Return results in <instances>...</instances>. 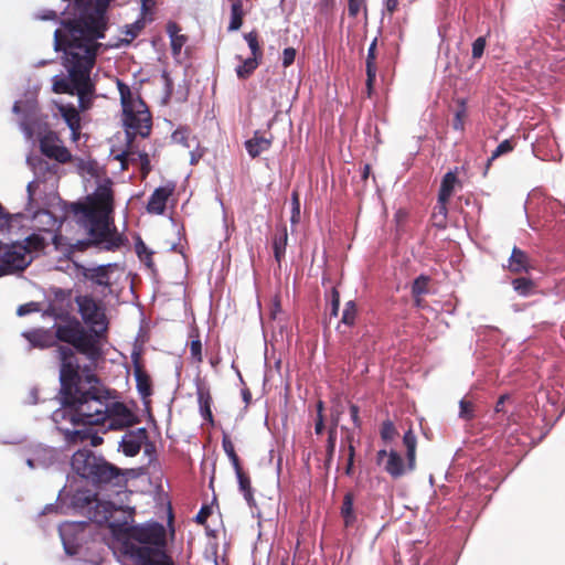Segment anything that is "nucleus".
Wrapping results in <instances>:
<instances>
[{
  "label": "nucleus",
  "mask_w": 565,
  "mask_h": 565,
  "mask_svg": "<svg viewBox=\"0 0 565 565\" xmlns=\"http://www.w3.org/2000/svg\"><path fill=\"white\" fill-rule=\"evenodd\" d=\"M60 360V404L53 412L52 419L58 424L67 419L74 427L93 426L105 422V401L110 391L103 386L89 365L81 364L70 348L57 347Z\"/></svg>",
  "instance_id": "obj_1"
},
{
  "label": "nucleus",
  "mask_w": 565,
  "mask_h": 565,
  "mask_svg": "<svg viewBox=\"0 0 565 565\" xmlns=\"http://www.w3.org/2000/svg\"><path fill=\"white\" fill-rule=\"evenodd\" d=\"M96 19L88 14L87 11L79 10V13L74 19L61 20L63 30L56 29L54 32V51L62 52V64L67 71V75L57 74L52 77V90L55 94L72 95L76 92L75 82L82 79L79 70L82 66V50L86 49L87 42H95L103 40L106 36L109 19H105L103 24H92Z\"/></svg>",
  "instance_id": "obj_2"
},
{
  "label": "nucleus",
  "mask_w": 565,
  "mask_h": 565,
  "mask_svg": "<svg viewBox=\"0 0 565 565\" xmlns=\"http://www.w3.org/2000/svg\"><path fill=\"white\" fill-rule=\"evenodd\" d=\"M68 467L67 475L74 480L105 494H119L127 489L130 479L139 476L137 469L120 468L87 446L78 447L72 452Z\"/></svg>",
  "instance_id": "obj_3"
},
{
  "label": "nucleus",
  "mask_w": 565,
  "mask_h": 565,
  "mask_svg": "<svg viewBox=\"0 0 565 565\" xmlns=\"http://www.w3.org/2000/svg\"><path fill=\"white\" fill-rule=\"evenodd\" d=\"M79 481L66 475V483L58 491L56 501L46 504L41 514L58 512L61 514H79L88 523L102 525L119 508L111 501L99 499L103 491L93 490L87 486H79Z\"/></svg>",
  "instance_id": "obj_4"
},
{
  "label": "nucleus",
  "mask_w": 565,
  "mask_h": 565,
  "mask_svg": "<svg viewBox=\"0 0 565 565\" xmlns=\"http://www.w3.org/2000/svg\"><path fill=\"white\" fill-rule=\"evenodd\" d=\"M124 554L136 565H174L167 552L166 527L153 520L136 524L130 541L125 542Z\"/></svg>",
  "instance_id": "obj_5"
},
{
  "label": "nucleus",
  "mask_w": 565,
  "mask_h": 565,
  "mask_svg": "<svg viewBox=\"0 0 565 565\" xmlns=\"http://www.w3.org/2000/svg\"><path fill=\"white\" fill-rule=\"evenodd\" d=\"M87 521H65L58 525V535L67 556L83 559L88 550L90 533Z\"/></svg>",
  "instance_id": "obj_6"
},
{
  "label": "nucleus",
  "mask_w": 565,
  "mask_h": 565,
  "mask_svg": "<svg viewBox=\"0 0 565 565\" xmlns=\"http://www.w3.org/2000/svg\"><path fill=\"white\" fill-rule=\"evenodd\" d=\"M25 246L20 239L0 241V277L21 274L32 264L35 256L29 255Z\"/></svg>",
  "instance_id": "obj_7"
},
{
  "label": "nucleus",
  "mask_w": 565,
  "mask_h": 565,
  "mask_svg": "<svg viewBox=\"0 0 565 565\" xmlns=\"http://www.w3.org/2000/svg\"><path fill=\"white\" fill-rule=\"evenodd\" d=\"M102 47V43L98 41H95L93 43L87 42L86 49L82 50V66H79V70H82L84 73H81L83 78L77 79L75 82L76 92H73L72 96H77L79 102V108L82 110H85L87 106L85 105V100H90L95 87L94 84L90 81V71L95 65V60L98 54L99 49Z\"/></svg>",
  "instance_id": "obj_8"
},
{
  "label": "nucleus",
  "mask_w": 565,
  "mask_h": 565,
  "mask_svg": "<svg viewBox=\"0 0 565 565\" xmlns=\"http://www.w3.org/2000/svg\"><path fill=\"white\" fill-rule=\"evenodd\" d=\"M137 109L122 114V124L128 146H131L138 135L147 138L151 131L152 122L148 107L140 96L137 97Z\"/></svg>",
  "instance_id": "obj_9"
},
{
  "label": "nucleus",
  "mask_w": 565,
  "mask_h": 565,
  "mask_svg": "<svg viewBox=\"0 0 565 565\" xmlns=\"http://www.w3.org/2000/svg\"><path fill=\"white\" fill-rule=\"evenodd\" d=\"M119 509L113 512L102 525L106 524L114 540L121 543L122 552L125 551V542L130 541L134 535L136 524L134 522L135 508L117 505Z\"/></svg>",
  "instance_id": "obj_10"
},
{
  "label": "nucleus",
  "mask_w": 565,
  "mask_h": 565,
  "mask_svg": "<svg viewBox=\"0 0 565 565\" xmlns=\"http://www.w3.org/2000/svg\"><path fill=\"white\" fill-rule=\"evenodd\" d=\"M90 239H93V246L104 250L115 252L122 246L127 238L117 233L115 226L110 228V222L107 215H105L100 223H96L94 227L87 232Z\"/></svg>",
  "instance_id": "obj_11"
},
{
  "label": "nucleus",
  "mask_w": 565,
  "mask_h": 565,
  "mask_svg": "<svg viewBox=\"0 0 565 565\" xmlns=\"http://www.w3.org/2000/svg\"><path fill=\"white\" fill-rule=\"evenodd\" d=\"M31 454L36 456L38 467L42 469L54 468L60 471H65L70 466V449L65 447H52L44 444L34 445L31 448Z\"/></svg>",
  "instance_id": "obj_12"
},
{
  "label": "nucleus",
  "mask_w": 565,
  "mask_h": 565,
  "mask_svg": "<svg viewBox=\"0 0 565 565\" xmlns=\"http://www.w3.org/2000/svg\"><path fill=\"white\" fill-rule=\"evenodd\" d=\"M105 332L106 324L100 328H83L81 337L76 339L72 348H68L73 352L75 350L76 352L85 355L92 362H96L103 356V350L99 342Z\"/></svg>",
  "instance_id": "obj_13"
},
{
  "label": "nucleus",
  "mask_w": 565,
  "mask_h": 565,
  "mask_svg": "<svg viewBox=\"0 0 565 565\" xmlns=\"http://www.w3.org/2000/svg\"><path fill=\"white\" fill-rule=\"evenodd\" d=\"M105 419H111L110 427L124 429L140 423V418L125 403L105 401Z\"/></svg>",
  "instance_id": "obj_14"
},
{
  "label": "nucleus",
  "mask_w": 565,
  "mask_h": 565,
  "mask_svg": "<svg viewBox=\"0 0 565 565\" xmlns=\"http://www.w3.org/2000/svg\"><path fill=\"white\" fill-rule=\"evenodd\" d=\"M12 113L21 116L20 128L26 137H32L34 126L38 122L39 104L35 97L31 96L24 100H15Z\"/></svg>",
  "instance_id": "obj_15"
},
{
  "label": "nucleus",
  "mask_w": 565,
  "mask_h": 565,
  "mask_svg": "<svg viewBox=\"0 0 565 565\" xmlns=\"http://www.w3.org/2000/svg\"><path fill=\"white\" fill-rule=\"evenodd\" d=\"M75 301L78 306V312L88 328H100L104 327V324H108L104 309L92 296H77Z\"/></svg>",
  "instance_id": "obj_16"
},
{
  "label": "nucleus",
  "mask_w": 565,
  "mask_h": 565,
  "mask_svg": "<svg viewBox=\"0 0 565 565\" xmlns=\"http://www.w3.org/2000/svg\"><path fill=\"white\" fill-rule=\"evenodd\" d=\"M31 220L36 223L39 231L44 232L50 236L51 241L55 242L66 216H56L47 209H32Z\"/></svg>",
  "instance_id": "obj_17"
},
{
  "label": "nucleus",
  "mask_w": 565,
  "mask_h": 565,
  "mask_svg": "<svg viewBox=\"0 0 565 565\" xmlns=\"http://www.w3.org/2000/svg\"><path fill=\"white\" fill-rule=\"evenodd\" d=\"M58 320L63 322V324H56L52 327L55 328L54 339L56 341L65 342L70 345H73L76 339L81 337V332L83 331V326L75 318L72 317L68 312H61L58 316Z\"/></svg>",
  "instance_id": "obj_18"
},
{
  "label": "nucleus",
  "mask_w": 565,
  "mask_h": 565,
  "mask_svg": "<svg viewBox=\"0 0 565 565\" xmlns=\"http://www.w3.org/2000/svg\"><path fill=\"white\" fill-rule=\"evenodd\" d=\"M40 150L42 154L60 163H66L72 158L68 149L58 143V138L53 131H49L40 138Z\"/></svg>",
  "instance_id": "obj_19"
},
{
  "label": "nucleus",
  "mask_w": 565,
  "mask_h": 565,
  "mask_svg": "<svg viewBox=\"0 0 565 565\" xmlns=\"http://www.w3.org/2000/svg\"><path fill=\"white\" fill-rule=\"evenodd\" d=\"M115 267H117L116 263L97 265L92 268L85 267L82 264H76L77 274H79L84 279L104 288H110V269Z\"/></svg>",
  "instance_id": "obj_20"
},
{
  "label": "nucleus",
  "mask_w": 565,
  "mask_h": 565,
  "mask_svg": "<svg viewBox=\"0 0 565 565\" xmlns=\"http://www.w3.org/2000/svg\"><path fill=\"white\" fill-rule=\"evenodd\" d=\"M131 360L138 394L142 398L145 406H148L149 402L146 399L152 394L151 379L149 374L142 369L140 364V354L138 352H132Z\"/></svg>",
  "instance_id": "obj_21"
},
{
  "label": "nucleus",
  "mask_w": 565,
  "mask_h": 565,
  "mask_svg": "<svg viewBox=\"0 0 565 565\" xmlns=\"http://www.w3.org/2000/svg\"><path fill=\"white\" fill-rule=\"evenodd\" d=\"M173 191V183L154 189L148 200L147 212L156 215H162L166 211L167 201Z\"/></svg>",
  "instance_id": "obj_22"
},
{
  "label": "nucleus",
  "mask_w": 565,
  "mask_h": 565,
  "mask_svg": "<svg viewBox=\"0 0 565 565\" xmlns=\"http://www.w3.org/2000/svg\"><path fill=\"white\" fill-rule=\"evenodd\" d=\"M113 181L109 178L104 179L99 182L92 194L86 196L89 203L99 202L105 205L108 212L113 211L114 193H113Z\"/></svg>",
  "instance_id": "obj_23"
},
{
  "label": "nucleus",
  "mask_w": 565,
  "mask_h": 565,
  "mask_svg": "<svg viewBox=\"0 0 565 565\" xmlns=\"http://www.w3.org/2000/svg\"><path fill=\"white\" fill-rule=\"evenodd\" d=\"M31 347L45 349L55 344L54 333L51 329H34L22 332Z\"/></svg>",
  "instance_id": "obj_24"
},
{
  "label": "nucleus",
  "mask_w": 565,
  "mask_h": 565,
  "mask_svg": "<svg viewBox=\"0 0 565 565\" xmlns=\"http://www.w3.org/2000/svg\"><path fill=\"white\" fill-rule=\"evenodd\" d=\"M89 427L83 426V428H64L58 426L57 429L63 434L65 440V448L70 449V454H72L75 449L73 447L77 445H83L87 443V438H89Z\"/></svg>",
  "instance_id": "obj_25"
},
{
  "label": "nucleus",
  "mask_w": 565,
  "mask_h": 565,
  "mask_svg": "<svg viewBox=\"0 0 565 565\" xmlns=\"http://www.w3.org/2000/svg\"><path fill=\"white\" fill-rule=\"evenodd\" d=\"M47 236L49 235L44 232L36 230L23 239H20V243L26 245L25 247L29 250V255H34L36 257L39 253L43 252L49 246V241L51 238Z\"/></svg>",
  "instance_id": "obj_26"
},
{
  "label": "nucleus",
  "mask_w": 565,
  "mask_h": 565,
  "mask_svg": "<svg viewBox=\"0 0 565 565\" xmlns=\"http://www.w3.org/2000/svg\"><path fill=\"white\" fill-rule=\"evenodd\" d=\"M376 47H377V39H373V41L371 42L370 46H369V50H367V55H366V62H365V72H366V88H367V92H369V95L371 94V92L373 90V87H374V83H375V79H376V72H377V67H376Z\"/></svg>",
  "instance_id": "obj_27"
},
{
  "label": "nucleus",
  "mask_w": 565,
  "mask_h": 565,
  "mask_svg": "<svg viewBox=\"0 0 565 565\" xmlns=\"http://www.w3.org/2000/svg\"><path fill=\"white\" fill-rule=\"evenodd\" d=\"M273 143V136L266 138L256 130L250 139L244 142L245 149L250 158H257L262 152L267 151Z\"/></svg>",
  "instance_id": "obj_28"
},
{
  "label": "nucleus",
  "mask_w": 565,
  "mask_h": 565,
  "mask_svg": "<svg viewBox=\"0 0 565 565\" xmlns=\"http://www.w3.org/2000/svg\"><path fill=\"white\" fill-rule=\"evenodd\" d=\"M196 396H198V404H199V411L202 418L209 423H213V414L211 409L212 405V397L210 394L209 388L201 384L196 383Z\"/></svg>",
  "instance_id": "obj_29"
},
{
  "label": "nucleus",
  "mask_w": 565,
  "mask_h": 565,
  "mask_svg": "<svg viewBox=\"0 0 565 565\" xmlns=\"http://www.w3.org/2000/svg\"><path fill=\"white\" fill-rule=\"evenodd\" d=\"M234 471L238 483V490L242 492L246 503L249 508L256 507V500L254 498V490L252 488L249 476L243 471L241 466L234 468Z\"/></svg>",
  "instance_id": "obj_30"
},
{
  "label": "nucleus",
  "mask_w": 565,
  "mask_h": 565,
  "mask_svg": "<svg viewBox=\"0 0 565 565\" xmlns=\"http://www.w3.org/2000/svg\"><path fill=\"white\" fill-rule=\"evenodd\" d=\"M507 268L512 273L527 271L530 268L527 254L521 248L514 246L508 259Z\"/></svg>",
  "instance_id": "obj_31"
},
{
  "label": "nucleus",
  "mask_w": 565,
  "mask_h": 565,
  "mask_svg": "<svg viewBox=\"0 0 565 565\" xmlns=\"http://www.w3.org/2000/svg\"><path fill=\"white\" fill-rule=\"evenodd\" d=\"M340 515L343 520L345 527H351L358 521V514L354 508V494L347 492L343 497V502L340 508Z\"/></svg>",
  "instance_id": "obj_32"
},
{
  "label": "nucleus",
  "mask_w": 565,
  "mask_h": 565,
  "mask_svg": "<svg viewBox=\"0 0 565 565\" xmlns=\"http://www.w3.org/2000/svg\"><path fill=\"white\" fill-rule=\"evenodd\" d=\"M404 459L396 450L388 452V458L384 465V470L394 479L402 477L406 471Z\"/></svg>",
  "instance_id": "obj_33"
},
{
  "label": "nucleus",
  "mask_w": 565,
  "mask_h": 565,
  "mask_svg": "<svg viewBox=\"0 0 565 565\" xmlns=\"http://www.w3.org/2000/svg\"><path fill=\"white\" fill-rule=\"evenodd\" d=\"M236 58L242 62L239 65L235 67L236 76L239 79H247L258 67L262 56L252 55L243 60L242 56L236 55Z\"/></svg>",
  "instance_id": "obj_34"
},
{
  "label": "nucleus",
  "mask_w": 565,
  "mask_h": 565,
  "mask_svg": "<svg viewBox=\"0 0 565 565\" xmlns=\"http://www.w3.org/2000/svg\"><path fill=\"white\" fill-rule=\"evenodd\" d=\"M458 182V178L456 174V170H449L446 172L441 179L438 195L441 202H448L451 198L455 185Z\"/></svg>",
  "instance_id": "obj_35"
},
{
  "label": "nucleus",
  "mask_w": 565,
  "mask_h": 565,
  "mask_svg": "<svg viewBox=\"0 0 565 565\" xmlns=\"http://www.w3.org/2000/svg\"><path fill=\"white\" fill-rule=\"evenodd\" d=\"M287 243H288V233H287V228L284 226L274 235L273 241H271L274 257H275V260L278 263L279 267H280L281 259L284 258V256L286 254Z\"/></svg>",
  "instance_id": "obj_36"
},
{
  "label": "nucleus",
  "mask_w": 565,
  "mask_h": 565,
  "mask_svg": "<svg viewBox=\"0 0 565 565\" xmlns=\"http://www.w3.org/2000/svg\"><path fill=\"white\" fill-rule=\"evenodd\" d=\"M403 444L406 447L407 469L414 470L416 462L417 438L412 429H408L407 431L404 433Z\"/></svg>",
  "instance_id": "obj_37"
},
{
  "label": "nucleus",
  "mask_w": 565,
  "mask_h": 565,
  "mask_svg": "<svg viewBox=\"0 0 565 565\" xmlns=\"http://www.w3.org/2000/svg\"><path fill=\"white\" fill-rule=\"evenodd\" d=\"M142 446L143 444L137 440V438H134L130 434L126 433L119 441L118 450L126 457H135L140 452Z\"/></svg>",
  "instance_id": "obj_38"
},
{
  "label": "nucleus",
  "mask_w": 565,
  "mask_h": 565,
  "mask_svg": "<svg viewBox=\"0 0 565 565\" xmlns=\"http://www.w3.org/2000/svg\"><path fill=\"white\" fill-rule=\"evenodd\" d=\"M117 88L120 96V104L122 114L135 109V104L138 105L137 99L134 98L130 87L122 81H117Z\"/></svg>",
  "instance_id": "obj_39"
},
{
  "label": "nucleus",
  "mask_w": 565,
  "mask_h": 565,
  "mask_svg": "<svg viewBox=\"0 0 565 565\" xmlns=\"http://www.w3.org/2000/svg\"><path fill=\"white\" fill-rule=\"evenodd\" d=\"M58 111L67 127L81 128V116L73 104L60 105Z\"/></svg>",
  "instance_id": "obj_40"
},
{
  "label": "nucleus",
  "mask_w": 565,
  "mask_h": 565,
  "mask_svg": "<svg viewBox=\"0 0 565 565\" xmlns=\"http://www.w3.org/2000/svg\"><path fill=\"white\" fill-rule=\"evenodd\" d=\"M430 281V277L426 274H420L417 276L412 284L411 292L413 298L415 299V302L419 305L420 297L423 295L428 294V284Z\"/></svg>",
  "instance_id": "obj_41"
},
{
  "label": "nucleus",
  "mask_w": 565,
  "mask_h": 565,
  "mask_svg": "<svg viewBox=\"0 0 565 565\" xmlns=\"http://www.w3.org/2000/svg\"><path fill=\"white\" fill-rule=\"evenodd\" d=\"M244 10L241 0H235L231 6V20L227 30L238 31L243 24Z\"/></svg>",
  "instance_id": "obj_42"
},
{
  "label": "nucleus",
  "mask_w": 565,
  "mask_h": 565,
  "mask_svg": "<svg viewBox=\"0 0 565 565\" xmlns=\"http://www.w3.org/2000/svg\"><path fill=\"white\" fill-rule=\"evenodd\" d=\"M514 291L521 297H527L533 294L534 282L529 277H518L512 280Z\"/></svg>",
  "instance_id": "obj_43"
},
{
  "label": "nucleus",
  "mask_w": 565,
  "mask_h": 565,
  "mask_svg": "<svg viewBox=\"0 0 565 565\" xmlns=\"http://www.w3.org/2000/svg\"><path fill=\"white\" fill-rule=\"evenodd\" d=\"M107 215L106 213L102 214L94 209L88 207L87 211L83 214V216L78 217V224L84 228L89 231V228L94 227L96 223H100L102 218Z\"/></svg>",
  "instance_id": "obj_44"
},
{
  "label": "nucleus",
  "mask_w": 565,
  "mask_h": 565,
  "mask_svg": "<svg viewBox=\"0 0 565 565\" xmlns=\"http://www.w3.org/2000/svg\"><path fill=\"white\" fill-rule=\"evenodd\" d=\"M358 313L356 303L354 300H349L344 305V309L341 317V323L347 327H353L355 323Z\"/></svg>",
  "instance_id": "obj_45"
},
{
  "label": "nucleus",
  "mask_w": 565,
  "mask_h": 565,
  "mask_svg": "<svg viewBox=\"0 0 565 565\" xmlns=\"http://www.w3.org/2000/svg\"><path fill=\"white\" fill-rule=\"evenodd\" d=\"M222 447L226 456L228 457L233 469L241 466L239 458L234 449V445L226 433H223Z\"/></svg>",
  "instance_id": "obj_46"
},
{
  "label": "nucleus",
  "mask_w": 565,
  "mask_h": 565,
  "mask_svg": "<svg viewBox=\"0 0 565 565\" xmlns=\"http://www.w3.org/2000/svg\"><path fill=\"white\" fill-rule=\"evenodd\" d=\"M466 115H467V104H466V100L465 99H459L458 100V105H457V109L455 111V116H454V119H452V128L455 130L463 131V129H465L463 118L466 117Z\"/></svg>",
  "instance_id": "obj_47"
},
{
  "label": "nucleus",
  "mask_w": 565,
  "mask_h": 565,
  "mask_svg": "<svg viewBox=\"0 0 565 565\" xmlns=\"http://www.w3.org/2000/svg\"><path fill=\"white\" fill-rule=\"evenodd\" d=\"M26 163L32 168L36 179L40 178V173L50 171V164L40 156L28 157Z\"/></svg>",
  "instance_id": "obj_48"
},
{
  "label": "nucleus",
  "mask_w": 565,
  "mask_h": 565,
  "mask_svg": "<svg viewBox=\"0 0 565 565\" xmlns=\"http://www.w3.org/2000/svg\"><path fill=\"white\" fill-rule=\"evenodd\" d=\"M145 25L146 19L145 15L142 14L135 22L125 25V33L126 35L130 36V40H121V42L128 44L131 40L138 36V34L145 28Z\"/></svg>",
  "instance_id": "obj_49"
},
{
  "label": "nucleus",
  "mask_w": 565,
  "mask_h": 565,
  "mask_svg": "<svg viewBox=\"0 0 565 565\" xmlns=\"http://www.w3.org/2000/svg\"><path fill=\"white\" fill-rule=\"evenodd\" d=\"M458 417L465 422H470L476 417L473 404H472V402L468 401L466 397H463L459 401Z\"/></svg>",
  "instance_id": "obj_50"
},
{
  "label": "nucleus",
  "mask_w": 565,
  "mask_h": 565,
  "mask_svg": "<svg viewBox=\"0 0 565 565\" xmlns=\"http://www.w3.org/2000/svg\"><path fill=\"white\" fill-rule=\"evenodd\" d=\"M58 201H60V204L62 205L63 215H65V216H66V213L72 212L74 215L79 217V216H83L85 211L88 210V207L85 206L81 202L67 203L66 201L62 200L61 198H58Z\"/></svg>",
  "instance_id": "obj_51"
},
{
  "label": "nucleus",
  "mask_w": 565,
  "mask_h": 565,
  "mask_svg": "<svg viewBox=\"0 0 565 565\" xmlns=\"http://www.w3.org/2000/svg\"><path fill=\"white\" fill-rule=\"evenodd\" d=\"M77 170L81 173H87V174H89L93 178L98 177V166H97L96 160H84V159H81L77 162Z\"/></svg>",
  "instance_id": "obj_52"
},
{
  "label": "nucleus",
  "mask_w": 565,
  "mask_h": 565,
  "mask_svg": "<svg viewBox=\"0 0 565 565\" xmlns=\"http://www.w3.org/2000/svg\"><path fill=\"white\" fill-rule=\"evenodd\" d=\"M2 223L0 224V232L10 231L14 223H20L23 218H25V214L23 212L10 213L9 216L4 217Z\"/></svg>",
  "instance_id": "obj_53"
},
{
  "label": "nucleus",
  "mask_w": 565,
  "mask_h": 565,
  "mask_svg": "<svg viewBox=\"0 0 565 565\" xmlns=\"http://www.w3.org/2000/svg\"><path fill=\"white\" fill-rule=\"evenodd\" d=\"M244 40L247 42V45L250 50L252 55L263 56V53L260 51V46L258 43L257 33L255 31L244 34Z\"/></svg>",
  "instance_id": "obj_54"
},
{
  "label": "nucleus",
  "mask_w": 565,
  "mask_h": 565,
  "mask_svg": "<svg viewBox=\"0 0 565 565\" xmlns=\"http://www.w3.org/2000/svg\"><path fill=\"white\" fill-rule=\"evenodd\" d=\"M396 434L397 431L393 422L390 419L384 420L381 427V438L383 439V441H392L395 438Z\"/></svg>",
  "instance_id": "obj_55"
},
{
  "label": "nucleus",
  "mask_w": 565,
  "mask_h": 565,
  "mask_svg": "<svg viewBox=\"0 0 565 565\" xmlns=\"http://www.w3.org/2000/svg\"><path fill=\"white\" fill-rule=\"evenodd\" d=\"M514 149V142L512 139H505L500 142L497 148L492 151L491 160H495L497 158L511 152Z\"/></svg>",
  "instance_id": "obj_56"
},
{
  "label": "nucleus",
  "mask_w": 565,
  "mask_h": 565,
  "mask_svg": "<svg viewBox=\"0 0 565 565\" xmlns=\"http://www.w3.org/2000/svg\"><path fill=\"white\" fill-rule=\"evenodd\" d=\"M300 221V200L297 191L291 193V215L290 223L297 224Z\"/></svg>",
  "instance_id": "obj_57"
},
{
  "label": "nucleus",
  "mask_w": 565,
  "mask_h": 565,
  "mask_svg": "<svg viewBox=\"0 0 565 565\" xmlns=\"http://www.w3.org/2000/svg\"><path fill=\"white\" fill-rule=\"evenodd\" d=\"M335 443H337V431L334 428H330L327 439V463H329L334 456L335 451Z\"/></svg>",
  "instance_id": "obj_58"
},
{
  "label": "nucleus",
  "mask_w": 565,
  "mask_h": 565,
  "mask_svg": "<svg viewBox=\"0 0 565 565\" xmlns=\"http://www.w3.org/2000/svg\"><path fill=\"white\" fill-rule=\"evenodd\" d=\"M38 180L39 179L35 178L26 184V200L28 201H26V205H25V211H28V212H31L33 209L34 194L38 189Z\"/></svg>",
  "instance_id": "obj_59"
},
{
  "label": "nucleus",
  "mask_w": 565,
  "mask_h": 565,
  "mask_svg": "<svg viewBox=\"0 0 565 565\" xmlns=\"http://www.w3.org/2000/svg\"><path fill=\"white\" fill-rule=\"evenodd\" d=\"M190 353L194 361H202V342L199 338V334L195 335L190 342Z\"/></svg>",
  "instance_id": "obj_60"
},
{
  "label": "nucleus",
  "mask_w": 565,
  "mask_h": 565,
  "mask_svg": "<svg viewBox=\"0 0 565 565\" xmlns=\"http://www.w3.org/2000/svg\"><path fill=\"white\" fill-rule=\"evenodd\" d=\"M486 44H487L486 36H478L472 42V57L475 60H478V58H480L483 55L484 49H486Z\"/></svg>",
  "instance_id": "obj_61"
},
{
  "label": "nucleus",
  "mask_w": 565,
  "mask_h": 565,
  "mask_svg": "<svg viewBox=\"0 0 565 565\" xmlns=\"http://www.w3.org/2000/svg\"><path fill=\"white\" fill-rule=\"evenodd\" d=\"M340 310V294L337 288L331 289L330 316L338 317Z\"/></svg>",
  "instance_id": "obj_62"
},
{
  "label": "nucleus",
  "mask_w": 565,
  "mask_h": 565,
  "mask_svg": "<svg viewBox=\"0 0 565 565\" xmlns=\"http://www.w3.org/2000/svg\"><path fill=\"white\" fill-rule=\"evenodd\" d=\"M212 514V507L209 504H203L196 515L194 516V522L198 524H205L209 516Z\"/></svg>",
  "instance_id": "obj_63"
},
{
  "label": "nucleus",
  "mask_w": 565,
  "mask_h": 565,
  "mask_svg": "<svg viewBox=\"0 0 565 565\" xmlns=\"http://www.w3.org/2000/svg\"><path fill=\"white\" fill-rule=\"evenodd\" d=\"M296 54H297L296 49H294L291 46L284 49L282 60H281L282 66L288 67V66L292 65L295 62V58H296Z\"/></svg>",
  "instance_id": "obj_64"
}]
</instances>
